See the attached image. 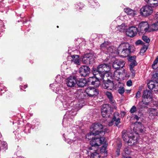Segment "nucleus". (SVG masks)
Segmentation results:
<instances>
[{
	"label": "nucleus",
	"mask_w": 158,
	"mask_h": 158,
	"mask_svg": "<svg viewBox=\"0 0 158 158\" xmlns=\"http://www.w3.org/2000/svg\"><path fill=\"white\" fill-rule=\"evenodd\" d=\"M105 138L102 137L90 141L91 147L89 148V150L87 151L88 155H91L90 158H100V155L96 151L98 150V147L105 142Z\"/></svg>",
	"instance_id": "1"
},
{
	"label": "nucleus",
	"mask_w": 158,
	"mask_h": 158,
	"mask_svg": "<svg viewBox=\"0 0 158 158\" xmlns=\"http://www.w3.org/2000/svg\"><path fill=\"white\" fill-rule=\"evenodd\" d=\"M110 66L107 64H99L96 68L93 69V73L94 74H98L101 79L104 80L105 76L107 77L108 73L110 71Z\"/></svg>",
	"instance_id": "2"
},
{
	"label": "nucleus",
	"mask_w": 158,
	"mask_h": 158,
	"mask_svg": "<svg viewBox=\"0 0 158 158\" xmlns=\"http://www.w3.org/2000/svg\"><path fill=\"white\" fill-rule=\"evenodd\" d=\"M104 127L100 123L93 124L90 127V131L93 132V134L97 136V138L94 139L104 137L102 136L105 134V132H107V129L104 128L103 131Z\"/></svg>",
	"instance_id": "3"
},
{
	"label": "nucleus",
	"mask_w": 158,
	"mask_h": 158,
	"mask_svg": "<svg viewBox=\"0 0 158 158\" xmlns=\"http://www.w3.org/2000/svg\"><path fill=\"white\" fill-rule=\"evenodd\" d=\"M107 42L102 44L101 45V49L104 51L107 55V58L105 61H107L109 60L108 57H113L114 56V54L116 52V48L113 46H109Z\"/></svg>",
	"instance_id": "4"
},
{
	"label": "nucleus",
	"mask_w": 158,
	"mask_h": 158,
	"mask_svg": "<svg viewBox=\"0 0 158 158\" xmlns=\"http://www.w3.org/2000/svg\"><path fill=\"white\" fill-rule=\"evenodd\" d=\"M131 47L128 43L121 44L118 48V53L123 57H126L129 56L131 52Z\"/></svg>",
	"instance_id": "5"
},
{
	"label": "nucleus",
	"mask_w": 158,
	"mask_h": 158,
	"mask_svg": "<svg viewBox=\"0 0 158 158\" xmlns=\"http://www.w3.org/2000/svg\"><path fill=\"white\" fill-rule=\"evenodd\" d=\"M152 92L148 90H144L142 96V101L146 106H151L150 102L152 101Z\"/></svg>",
	"instance_id": "6"
},
{
	"label": "nucleus",
	"mask_w": 158,
	"mask_h": 158,
	"mask_svg": "<svg viewBox=\"0 0 158 158\" xmlns=\"http://www.w3.org/2000/svg\"><path fill=\"white\" fill-rule=\"evenodd\" d=\"M138 30V31L143 34L150 32V27L147 22L142 21L139 23Z\"/></svg>",
	"instance_id": "7"
},
{
	"label": "nucleus",
	"mask_w": 158,
	"mask_h": 158,
	"mask_svg": "<svg viewBox=\"0 0 158 158\" xmlns=\"http://www.w3.org/2000/svg\"><path fill=\"white\" fill-rule=\"evenodd\" d=\"M152 6L146 5L143 6L140 9V15L143 17H147L151 15L153 12Z\"/></svg>",
	"instance_id": "8"
},
{
	"label": "nucleus",
	"mask_w": 158,
	"mask_h": 158,
	"mask_svg": "<svg viewBox=\"0 0 158 158\" xmlns=\"http://www.w3.org/2000/svg\"><path fill=\"white\" fill-rule=\"evenodd\" d=\"M94 76L89 77L88 79V81L89 83L96 87H98L100 84L99 79H101V77L99 75L94 74Z\"/></svg>",
	"instance_id": "9"
},
{
	"label": "nucleus",
	"mask_w": 158,
	"mask_h": 158,
	"mask_svg": "<svg viewBox=\"0 0 158 158\" xmlns=\"http://www.w3.org/2000/svg\"><path fill=\"white\" fill-rule=\"evenodd\" d=\"M110 107L108 104L103 105L101 109V113L103 117L109 118L111 116L110 114Z\"/></svg>",
	"instance_id": "10"
},
{
	"label": "nucleus",
	"mask_w": 158,
	"mask_h": 158,
	"mask_svg": "<svg viewBox=\"0 0 158 158\" xmlns=\"http://www.w3.org/2000/svg\"><path fill=\"white\" fill-rule=\"evenodd\" d=\"M94 60L93 56L91 54H86L83 56L82 62L84 64H89L92 63Z\"/></svg>",
	"instance_id": "11"
},
{
	"label": "nucleus",
	"mask_w": 158,
	"mask_h": 158,
	"mask_svg": "<svg viewBox=\"0 0 158 158\" xmlns=\"http://www.w3.org/2000/svg\"><path fill=\"white\" fill-rule=\"evenodd\" d=\"M85 92L88 96L91 97L97 96L98 94V90L91 87L87 88L85 90Z\"/></svg>",
	"instance_id": "12"
},
{
	"label": "nucleus",
	"mask_w": 158,
	"mask_h": 158,
	"mask_svg": "<svg viewBox=\"0 0 158 158\" xmlns=\"http://www.w3.org/2000/svg\"><path fill=\"white\" fill-rule=\"evenodd\" d=\"M113 61V67L115 69L122 68L125 64V61L121 59H115Z\"/></svg>",
	"instance_id": "13"
},
{
	"label": "nucleus",
	"mask_w": 158,
	"mask_h": 158,
	"mask_svg": "<svg viewBox=\"0 0 158 158\" xmlns=\"http://www.w3.org/2000/svg\"><path fill=\"white\" fill-rule=\"evenodd\" d=\"M79 73L81 76L85 77L90 73V68L86 65L82 66L79 69Z\"/></svg>",
	"instance_id": "14"
},
{
	"label": "nucleus",
	"mask_w": 158,
	"mask_h": 158,
	"mask_svg": "<svg viewBox=\"0 0 158 158\" xmlns=\"http://www.w3.org/2000/svg\"><path fill=\"white\" fill-rule=\"evenodd\" d=\"M119 114L117 112H115L114 114V117L111 121L109 122L108 125L109 126H112L114 122H115V124L116 126L120 123V120L119 118Z\"/></svg>",
	"instance_id": "15"
},
{
	"label": "nucleus",
	"mask_w": 158,
	"mask_h": 158,
	"mask_svg": "<svg viewBox=\"0 0 158 158\" xmlns=\"http://www.w3.org/2000/svg\"><path fill=\"white\" fill-rule=\"evenodd\" d=\"M134 130L141 133L145 131L143 125L139 122H136L134 123Z\"/></svg>",
	"instance_id": "16"
},
{
	"label": "nucleus",
	"mask_w": 158,
	"mask_h": 158,
	"mask_svg": "<svg viewBox=\"0 0 158 158\" xmlns=\"http://www.w3.org/2000/svg\"><path fill=\"white\" fill-rule=\"evenodd\" d=\"M148 86L150 89L153 90L155 93L158 92V82L150 81L148 83Z\"/></svg>",
	"instance_id": "17"
},
{
	"label": "nucleus",
	"mask_w": 158,
	"mask_h": 158,
	"mask_svg": "<svg viewBox=\"0 0 158 158\" xmlns=\"http://www.w3.org/2000/svg\"><path fill=\"white\" fill-rule=\"evenodd\" d=\"M137 31L138 30L136 27L132 26L128 28L126 31V34L130 37H133L136 35Z\"/></svg>",
	"instance_id": "18"
},
{
	"label": "nucleus",
	"mask_w": 158,
	"mask_h": 158,
	"mask_svg": "<svg viewBox=\"0 0 158 158\" xmlns=\"http://www.w3.org/2000/svg\"><path fill=\"white\" fill-rule=\"evenodd\" d=\"M120 73L117 70L114 73H111L110 71L108 72L107 77H110L113 79L118 80L120 79Z\"/></svg>",
	"instance_id": "19"
},
{
	"label": "nucleus",
	"mask_w": 158,
	"mask_h": 158,
	"mask_svg": "<svg viewBox=\"0 0 158 158\" xmlns=\"http://www.w3.org/2000/svg\"><path fill=\"white\" fill-rule=\"evenodd\" d=\"M114 86V84L112 81L108 80L106 82H104L103 86L105 89L108 90H112L113 89Z\"/></svg>",
	"instance_id": "20"
},
{
	"label": "nucleus",
	"mask_w": 158,
	"mask_h": 158,
	"mask_svg": "<svg viewBox=\"0 0 158 158\" xmlns=\"http://www.w3.org/2000/svg\"><path fill=\"white\" fill-rule=\"evenodd\" d=\"M149 114V116L150 119H153L157 116L158 114V111L157 109L151 108L148 111Z\"/></svg>",
	"instance_id": "21"
},
{
	"label": "nucleus",
	"mask_w": 158,
	"mask_h": 158,
	"mask_svg": "<svg viewBox=\"0 0 158 158\" xmlns=\"http://www.w3.org/2000/svg\"><path fill=\"white\" fill-rule=\"evenodd\" d=\"M132 133L123 131L122 132V137L123 139L126 142H127L128 139L132 136Z\"/></svg>",
	"instance_id": "22"
},
{
	"label": "nucleus",
	"mask_w": 158,
	"mask_h": 158,
	"mask_svg": "<svg viewBox=\"0 0 158 158\" xmlns=\"http://www.w3.org/2000/svg\"><path fill=\"white\" fill-rule=\"evenodd\" d=\"M127 142L128 145L130 146L135 145L137 142L136 138L132 134V136H131Z\"/></svg>",
	"instance_id": "23"
},
{
	"label": "nucleus",
	"mask_w": 158,
	"mask_h": 158,
	"mask_svg": "<svg viewBox=\"0 0 158 158\" xmlns=\"http://www.w3.org/2000/svg\"><path fill=\"white\" fill-rule=\"evenodd\" d=\"M77 79L74 76H70V87L76 86L77 85Z\"/></svg>",
	"instance_id": "24"
},
{
	"label": "nucleus",
	"mask_w": 158,
	"mask_h": 158,
	"mask_svg": "<svg viewBox=\"0 0 158 158\" xmlns=\"http://www.w3.org/2000/svg\"><path fill=\"white\" fill-rule=\"evenodd\" d=\"M125 12L128 15L133 17L136 14V11L130 8H127L124 9Z\"/></svg>",
	"instance_id": "25"
},
{
	"label": "nucleus",
	"mask_w": 158,
	"mask_h": 158,
	"mask_svg": "<svg viewBox=\"0 0 158 158\" xmlns=\"http://www.w3.org/2000/svg\"><path fill=\"white\" fill-rule=\"evenodd\" d=\"M72 58V61L78 65L80 64V61L79 57L78 55H73L71 56Z\"/></svg>",
	"instance_id": "26"
},
{
	"label": "nucleus",
	"mask_w": 158,
	"mask_h": 158,
	"mask_svg": "<svg viewBox=\"0 0 158 158\" xmlns=\"http://www.w3.org/2000/svg\"><path fill=\"white\" fill-rule=\"evenodd\" d=\"M86 80L84 79H80L77 80V85L80 87H83L86 84Z\"/></svg>",
	"instance_id": "27"
},
{
	"label": "nucleus",
	"mask_w": 158,
	"mask_h": 158,
	"mask_svg": "<svg viewBox=\"0 0 158 158\" xmlns=\"http://www.w3.org/2000/svg\"><path fill=\"white\" fill-rule=\"evenodd\" d=\"M89 2L92 8H96L99 6V4L96 1L94 0H89Z\"/></svg>",
	"instance_id": "28"
},
{
	"label": "nucleus",
	"mask_w": 158,
	"mask_h": 158,
	"mask_svg": "<svg viewBox=\"0 0 158 158\" xmlns=\"http://www.w3.org/2000/svg\"><path fill=\"white\" fill-rule=\"evenodd\" d=\"M97 138V136H96L95 135L93 134V132L91 131L89 133L87 134L86 135V138L88 140H90L91 139H92L91 141L94 139H96Z\"/></svg>",
	"instance_id": "29"
},
{
	"label": "nucleus",
	"mask_w": 158,
	"mask_h": 158,
	"mask_svg": "<svg viewBox=\"0 0 158 158\" xmlns=\"http://www.w3.org/2000/svg\"><path fill=\"white\" fill-rule=\"evenodd\" d=\"M148 3L153 7L158 6V0H148Z\"/></svg>",
	"instance_id": "30"
},
{
	"label": "nucleus",
	"mask_w": 158,
	"mask_h": 158,
	"mask_svg": "<svg viewBox=\"0 0 158 158\" xmlns=\"http://www.w3.org/2000/svg\"><path fill=\"white\" fill-rule=\"evenodd\" d=\"M150 32L158 30V22L150 26Z\"/></svg>",
	"instance_id": "31"
},
{
	"label": "nucleus",
	"mask_w": 158,
	"mask_h": 158,
	"mask_svg": "<svg viewBox=\"0 0 158 158\" xmlns=\"http://www.w3.org/2000/svg\"><path fill=\"white\" fill-rule=\"evenodd\" d=\"M7 148V145L6 142L0 141V149L6 150Z\"/></svg>",
	"instance_id": "32"
},
{
	"label": "nucleus",
	"mask_w": 158,
	"mask_h": 158,
	"mask_svg": "<svg viewBox=\"0 0 158 158\" xmlns=\"http://www.w3.org/2000/svg\"><path fill=\"white\" fill-rule=\"evenodd\" d=\"M105 93L106 96L110 100V101L112 102H114L113 100V97L111 93L110 92L106 91L105 92Z\"/></svg>",
	"instance_id": "33"
},
{
	"label": "nucleus",
	"mask_w": 158,
	"mask_h": 158,
	"mask_svg": "<svg viewBox=\"0 0 158 158\" xmlns=\"http://www.w3.org/2000/svg\"><path fill=\"white\" fill-rule=\"evenodd\" d=\"M67 114L66 113L64 115V118L62 124L63 125H65L68 126L69 119L67 117Z\"/></svg>",
	"instance_id": "34"
},
{
	"label": "nucleus",
	"mask_w": 158,
	"mask_h": 158,
	"mask_svg": "<svg viewBox=\"0 0 158 158\" xmlns=\"http://www.w3.org/2000/svg\"><path fill=\"white\" fill-rule=\"evenodd\" d=\"M152 66L154 69H156L158 67V56L154 61Z\"/></svg>",
	"instance_id": "35"
},
{
	"label": "nucleus",
	"mask_w": 158,
	"mask_h": 158,
	"mask_svg": "<svg viewBox=\"0 0 158 158\" xmlns=\"http://www.w3.org/2000/svg\"><path fill=\"white\" fill-rule=\"evenodd\" d=\"M155 82H158V73L157 72L154 73L152 77V81Z\"/></svg>",
	"instance_id": "36"
},
{
	"label": "nucleus",
	"mask_w": 158,
	"mask_h": 158,
	"mask_svg": "<svg viewBox=\"0 0 158 158\" xmlns=\"http://www.w3.org/2000/svg\"><path fill=\"white\" fill-rule=\"evenodd\" d=\"M117 28L120 31H123L125 29V25L123 23L121 25L117 27Z\"/></svg>",
	"instance_id": "37"
},
{
	"label": "nucleus",
	"mask_w": 158,
	"mask_h": 158,
	"mask_svg": "<svg viewBox=\"0 0 158 158\" xmlns=\"http://www.w3.org/2000/svg\"><path fill=\"white\" fill-rule=\"evenodd\" d=\"M76 8L78 10H81L84 7L83 5L81 3L79 2L76 5Z\"/></svg>",
	"instance_id": "38"
},
{
	"label": "nucleus",
	"mask_w": 158,
	"mask_h": 158,
	"mask_svg": "<svg viewBox=\"0 0 158 158\" xmlns=\"http://www.w3.org/2000/svg\"><path fill=\"white\" fill-rule=\"evenodd\" d=\"M56 82L57 83H60L62 81L61 77L60 75L57 76L55 79Z\"/></svg>",
	"instance_id": "39"
},
{
	"label": "nucleus",
	"mask_w": 158,
	"mask_h": 158,
	"mask_svg": "<svg viewBox=\"0 0 158 158\" xmlns=\"http://www.w3.org/2000/svg\"><path fill=\"white\" fill-rule=\"evenodd\" d=\"M125 89L123 87H119L118 89V92L119 94L121 95H122L124 92Z\"/></svg>",
	"instance_id": "40"
},
{
	"label": "nucleus",
	"mask_w": 158,
	"mask_h": 158,
	"mask_svg": "<svg viewBox=\"0 0 158 158\" xmlns=\"http://www.w3.org/2000/svg\"><path fill=\"white\" fill-rule=\"evenodd\" d=\"M143 40L147 43H148L150 41V39L147 36L144 35L142 37Z\"/></svg>",
	"instance_id": "41"
},
{
	"label": "nucleus",
	"mask_w": 158,
	"mask_h": 158,
	"mask_svg": "<svg viewBox=\"0 0 158 158\" xmlns=\"http://www.w3.org/2000/svg\"><path fill=\"white\" fill-rule=\"evenodd\" d=\"M107 144H105L101 148L100 151L102 152H106V148L107 146Z\"/></svg>",
	"instance_id": "42"
},
{
	"label": "nucleus",
	"mask_w": 158,
	"mask_h": 158,
	"mask_svg": "<svg viewBox=\"0 0 158 158\" xmlns=\"http://www.w3.org/2000/svg\"><path fill=\"white\" fill-rule=\"evenodd\" d=\"M136 111V107L135 106H133L130 110V112L131 114L134 113Z\"/></svg>",
	"instance_id": "43"
},
{
	"label": "nucleus",
	"mask_w": 158,
	"mask_h": 158,
	"mask_svg": "<svg viewBox=\"0 0 158 158\" xmlns=\"http://www.w3.org/2000/svg\"><path fill=\"white\" fill-rule=\"evenodd\" d=\"M137 64V63L136 61H131L130 65V68H133Z\"/></svg>",
	"instance_id": "44"
},
{
	"label": "nucleus",
	"mask_w": 158,
	"mask_h": 158,
	"mask_svg": "<svg viewBox=\"0 0 158 158\" xmlns=\"http://www.w3.org/2000/svg\"><path fill=\"white\" fill-rule=\"evenodd\" d=\"M143 104H144L143 102H140L137 105V108L139 109H140L143 108Z\"/></svg>",
	"instance_id": "45"
},
{
	"label": "nucleus",
	"mask_w": 158,
	"mask_h": 158,
	"mask_svg": "<svg viewBox=\"0 0 158 158\" xmlns=\"http://www.w3.org/2000/svg\"><path fill=\"white\" fill-rule=\"evenodd\" d=\"M124 152L125 154L127 155L130 154V150L128 148H126L124 149Z\"/></svg>",
	"instance_id": "46"
},
{
	"label": "nucleus",
	"mask_w": 158,
	"mask_h": 158,
	"mask_svg": "<svg viewBox=\"0 0 158 158\" xmlns=\"http://www.w3.org/2000/svg\"><path fill=\"white\" fill-rule=\"evenodd\" d=\"M63 105L64 107L65 108H68L69 106V103H67V102H65L63 103Z\"/></svg>",
	"instance_id": "47"
},
{
	"label": "nucleus",
	"mask_w": 158,
	"mask_h": 158,
	"mask_svg": "<svg viewBox=\"0 0 158 158\" xmlns=\"http://www.w3.org/2000/svg\"><path fill=\"white\" fill-rule=\"evenodd\" d=\"M136 58V56H131L129 58V60L130 61H135V59Z\"/></svg>",
	"instance_id": "48"
},
{
	"label": "nucleus",
	"mask_w": 158,
	"mask_h": 158,
	"mask_svg": "<svg viewBox=\"0 0 158 158\" xmlns=\"http://www.w3.org/2000/svg\"><path fill=\"white\" fill-rule=\"evenodd\" d=\"M141 93L140 91H138L136 94L135 97L137 98H139L140 97Z\"/></svg>",
	"instance_id": "49"
},
{
	"label": "nucleus",
	"mask_w": 158,
	"mask_h": 158,
	"mask_svg": "<svg viewBox=\"0 0 158 158\" xmlns=\"http://www.w3.org/2000/svg\"><path fill=\"white\" fill-rule=\"evenodd\" d=\"M127 85L129 86H130L132 85V82L131 80H129L127 82Z\"/></svg>",
	"instance_id": "50"
},
{
	"label": "nucleus",
	"mask_w": 158,
	"mask_h": 158,
	"mask_svg": "<svg viewBox=\"0 0 158 158\" xmlns=\"http://www.w3.org/2000/svg\"><path fill=\"white\" fill-rule=\"evenodd\" d=\"M147 49V48H145L144 47H143L141 48L140 50V52L142 53H144L146 51Z\"/></svg>",
	"instance_id": "51"
},
{
	"label": "nucleus",
	"mask_w": 158,
	"mask_h": 158,
	"mask_svg": "<svg viewBox=\"0 0 158 158\" xmlns=\"http://www.w3.org/2000/svg\"><path fill=\"white\" fill-rule=\"evenodd\" d=\"M142 41L140 40H138L135 42L136 45H138L142 44Z\"/></svg>",
	"instance_id": "52"
},
{
	"label": "nucleus",
	"mask_w": 158,
	"mask_h": 158,
	"mask_svg": "<svg viewBox=\"0 0 158 158\" xmlns=\"http://www.w3.org/2000/svg\"><path fill=\"white\" fill-rule=\"evenodd\" d=\"M133 68H130V71L131 72L132 74V76H134L135 75V71L133 69Z\"/></svg>",
	"instance_id": "53"
},
{
	"label": "nucleus",
	"mask_w": 158,
	"mask_h": 158,
	"mask_svg": "<svg viewBox=\"0 0 158 158\" xmlns=\"http://www.w3.org/2000/svg\"><path fill=\"white\" fill-rule=\"evenodd\" d=\"M120 149L119 148H118L117 149L116 151V155L117 156H118L120 154Z\"/></svg>",
	"instance_id": "54"
},
{
	"label": "nucleus",
	"mask_w": 158,
	"mask_h": 158,
	"mask_svg": "<svg viewBox=\"0 0 158 158\" xmlns=\"http://www.w3.org/2000/svg\"><path fill=\"white\" fill-rule=\"evenodd\" d=\"M66 83L67 85L69 86V77L67 78L66 80Z\"/></svg>",
	"instance_id": "55"
},
{
	"label": "nucleus",
	"mask_w": 158,
	"mask_h": 158,
	"mask_svg": "<svg viewBox=\"0 0 158 158\" xmlns=\"http://www.w3.org/2000/svg\"><path fill=\"white\" fill-rule=\"evenodd\" d=\"M134 118L137 120H139V117L137 115H135L134 117Z\"/></svg>",
	"instance_id": "56"
},
{
	"label": "nucleus",
	"mask_w": 158,
	"mask_h": 158,
	"mask_svg": "<svg viewBox=\"0 0 158 158\" xmlns=\"http://www.w3.org/2000/svg\"><path fill=\"white\" fill-rule=\"evenodd\" d=\"M155 18L158 20V12L157 13L155 17Z\"/></svg>",
	"instance_id": "57"
},
{
	"label": "nucleus",
	"mask_w": 158,
	"mask_h": 158,
	"mask_svg": "<svg viewBox=\"0 0 158 158\" xmlns=\"http://www.w3.org/2000/svg\"><path fill=\"white\" fill-rule=\"evenodd\" d=\"M121 146H122V144L121 143H119L118 144V148H121Z\"/></svg>",
	"instance_id": "58"
},
{
	"label": "nucleus",
	"mask_w": 158,
	"mask_h": 158,
	"mask_svg": "<svg viewBox=\"0 0 158 158\" xmlns=\"http://www.w3.org/2000/svg\"><path fill=\"white\" fill-rule=\"evenodd\" d=\"M72 112H73V113H74V114H72V115H75V114H76V111H75V112H73V111H72Z\"/></svg>",
	"instance_id": "59"
},
{
	"label": "nucleus",
	"mask_w": 158,
	"mask_h": 158,
	"mask_svg": "<svg viewBox=\"0 0 158 158\" xmlns=\"http://www.w3.org/2000/svg\"><path fill=\"white\" fill-rule=\"evenodd\" d=\"M127 93H129L131 91V90H127Z\"/></svg>",
	"instance_id": "60"
},
{
	"label": "nucleus",
	"mask_w": 158,
	"mask_h": 158,
	"mask_svg": "<svg viewBox=\"0 0 158 158\" xmlns=\"http://www.w3.org/2000/svg\"><path fill=\"white\" fill-rule=\"evenodd\" d=\"M151 155V154L150 153H148L147 154V156H149Z\"/></svg>",
	"instance_id": "61"
},
{
	"label": "nucleus",
	"mask_w": 158,
	"mask_h": 158,
	"mask_svg": "<svg viewBox=\"0 0 158 158\" xmlns=\"http://www.w3.org/2000/svg\"><path fill=\"white\" fill-rule=\"evenodd\" d=\"M64 64H65L66 65L67 64L66 63V62H65V61L64 62Z\"/></svg>",
	"instance_id": "62"
},
{
	"label": "nucleus",
	"mask_w": 158,
	"mask_h": 158,
	"mask_svg": "<svg viewBox=\"0 0 158 158\" xmlns=\"http://www.w3.org/2000/svg\"><path fill=\"white\" fill-rule=\"evenodd\" d=\"M53 85V84H50V86H52Z\"/></svg>",
	"instance_id": "63"
},
{
	"label": "nucleus",
	"mask_w": 158,
	"mask_h": 158,
	"mask_svg": "<svg viewBox=\"0 0 158 158\" xmlns=\"http://www.w3.org/2000/svg\"><path fill=\"white\" fill-rule=\"evenodd\" d=\"M125 158H131V157H126Z\"/></svg>",
	"instance_id": "64"
}]
</instances>
